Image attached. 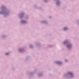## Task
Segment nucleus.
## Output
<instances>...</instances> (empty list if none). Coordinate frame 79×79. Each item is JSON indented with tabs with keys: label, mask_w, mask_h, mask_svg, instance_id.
<instances>
[{
	"label": "nucleus",
	"mask_w": 79,
	"mask_h": 79,
	"mask_svg": "<svg viewBox=\"0 0 79 79\" xmlns=\"http://www.w3.org/2000/svg\"><path fill=\"white\" fill-rule=\"evenodd\" d=\"M22 23H25L26 22L24 21H23L22 22Z\"/></svg>",
	"instance_id": "3"
},
{
	"label": "nucleus",
	"mask_w": 79,
	"mask_h": 79,
	"mask_svg": "<svg viewBox=\"0 0 79 79\" xmlns=\"http://www.w3.org/2000/svg\"><path fill=\"white\" fill-rule=\"evenodd\" d=\"M8 54H9L8 53H6V55H8Z\"/></svg>",
	"instance_id": "6"
},
{
	"label": "nucleus",
	"mask_w": 79,
	"mask_h": 79,
	"mask_svg": "<svg viewBox=\"0 0 79 79\" xmlns=\"http://www.w3.org/2000/svg\"><path fill=\"white\" fill-rule=\"evenodd\" d=\"M19 51H20V50H19Z\"/></svg>",
	"instance_id": "8"
},
{
	"label": "nucleus",
	"mask_w": 79,
	"mask_h": 79,
	"mask_svg": "<svg viewBox=\"0 0 79 79\" xmlns=\"http://www.w3.org/2000/svg\"><path fill=\"white\" fill-rule=\"evenodd\" d=\"M67 47L68 48H71V46L70 45H67Z\"/></svg>",
	"instance_id": "1"
},
{
	"label": "nucleus",
	"mask_w": 79,
	"mask_h": 79,
	"mask_svg": "<svg viewBox=\"0 0 79 79\" xmlns=\"http://www.w3.org/2000/svg\"><path fill=\"white\" fill-rule=\"evenodd\" d=\"M57 63H58V64H61V62H60L59 61H57L56 62Z\"/></svg>",
	"instance_id": "2"
},
{
	"label": "nucleus",
	"mask_w": 79,
	"mask_h": 79,
	"mask_svg": "<svg viewBox=\"0 0 79 79\" xmlns=\"http://www.w3.org/2000/svg\"><path fill=\"white\" fill-rule=\"evenodd\" d=\"M64 30H66V29H67V28L65 27L64 28Z\"/></svg>",
	"instance_id": "5"
},
{
	"label": "nucleus",
	"mask_w": 79,
	"mask_h": 79,
	"mask_svg": "<svg viewBox=\"0 0 79 79\" xmlns=\"http://www.w3.org/2000/svg\"><path fill=\"white\" fill-rule=\"evenodd\" d=\"M66 61V60H65Z\"/></svg>",
	"instance_id": "9"
},
{
	"label": "nucleus",
	"mask_w": 79,
	"mask_h": 79,
	"mask_svg": "<svg viewBox=\"0 0 79 79\" xmlns=\"http://www.w3.org/2000/svg\"><path fill=\"white\" fill-rule=\"evenodd\" d=\"M70 74H72V73H70Z\"/></svg>",
	"instance_id": "7"
},
{
	"label": "nucleus",
	"mask_w": 79,
	"mask_h": 79,
	"mask_svg": "<svg viewBox=\"0 0 79 79\" xmlns=\"http://www.w3.org/2000/svg\"><path fill=\"white\" fill-rule=\"evenodd\" d=\"M57 5H59L60 4V2H57V4H56Z\"/></svg>",
	"instance_id": "4"
}]
</instances>
